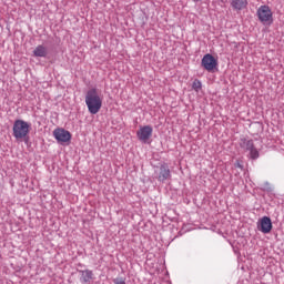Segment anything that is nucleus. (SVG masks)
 Listing matches in <instances>:
<instances>
[{
  "instance_id": "nucleus-3",
  "label": "nucleus",
  "mask_w": 284,
  "mask_h": 284,
  "mask_svg": "<svg viewBox=\"0 0 284 284\" xmlns=\"http://www.w3.org/2000/svg\"><path fill=\"white\" fill-rule=\"evenodd\" d=\"M257 18L263 26H272L274 23V17L272 13V9L268 6H261L257 9Z\"/></svg>"
},
{
  "instance_id": "nucleus-18",
  "label": "nucleus",
  "mask_w": 284,
  "mask_h": 284,
  "mask_svg": "<svg viewBox=\"0 0 284 284\" xmlns=\"http://www.w3.org/2000/svg\"><path fill=\"white\" fill-rule=\"evenodd\" d=\"M192 1H194V3H199L200 1H203V0H192Z\"/></svg>"
},
{
  "instance_id": "nucleus-12",
  "label": "nucleus",
  "mask_w": 284,
  "mask_h": 284,
  "mask_svg": "<svg viewBox=\"0 0 284 284\" xmlns=\"http://www.w3.org/2000/svg\"><path fill=\"white\" fill-rule=\"evenodd\" d=\"M242 148H244V150H247L250 152V150H253L254 148V142L252 140H244L242 143Z\"/></svg>"
},
{
  "instance_id": "nucleus-2",
  "label": "nucleus",
  "mask_w": 284,
  "mask_h": 284,
  "mask_svg": "<svg viewBox=\"0 0 284 284\" xmlns=\"http://www.w3.org/2000/svg\"><path fill=\"white\" fill-rule=\"evenodd\" d=\"M32 125L23 120H16L13 123V136L17 141H26Z\"/></svg>"
},
{
  "instance_id": "nucleus-17",
  "label": "nucleus",
  "mask_w": 284,
  "mask_h": 284,
  "mask_svg": "<svg viewBox=\"0 0 284 284\" xmlns=\"http://www.w3.org/2000/svg\"><path fill=\"white\" fill-rule=\"evenodd\" d=\"M235 168H239L240 170H243V165H241L240 162H237V163L235 164Z\"/></svg>"
},
{
  "instance_id": "nucleus-10",
  "label": "nucleus",
  "mask_w": 284,
  "mask_h": 284,
  "mask_svg": "<svg viewBox=\"0 0 284 284\" xmlns=\"http://www.w3.org/2000/svg\"><path fill=\"white\" fill-rule=\"evenodd\" d=\"M33 57H40L45 59V57H48V48L41 44L36 47V49L33 50Z\"/></svg>"
},
{
  "instance_id": "nucleus-6",
  "label": "nucleus",
  "mask_w": 284,
  "mask_h": 284,
  "mask_svg": "<svg viewBox=\"0 0 284 284\" xmlns=\"http://www.w3.org/2000/svg\"><path fill=\"white\" fill-rule=\"evenodd\" d=\"M53 136L59 141V143H68L72 139V134L70 131H67L64 129H55L53 131Z\"/></svg>"
},
{
  "instance_id": "nucleus-9",
  "label": "nucleus",
  "mask_w": 284,
  "mask_h": 284,
  "mask_svg": "<svg viewBox=\"0 0 284 284\" xmlns=\"http://www.w3.org/2000/svg\"><path fill=\"white\" fill-rule=\"evenodd\" d=\"M231 6L233 10H244L247 8V0H231Z\"/></svg>"
},
{
  "instance_id": "nucleus-5",
  "label": "nucleus",
  "mask_w": 284,
  "mask_h": 284,
  "mask_svg": "<svg viewBox=\"0 0 284 284\" xmlns=\"http://www.w3.org/2000/svg\"><path fill=\"white\" fill-rule=\"evenodd\" d=\"M153 129L150 125L141 126L140 130L136 132V136L139 141H142V143H148L150 139L152 138Z\"/></svg>"
},
{
  "instance_id": "nucleus-13",
  "label": "nucleus",
  "mask_w": 284,
  "mask_h": 284,
  "mask_svg": "<svg viewBox=\"0 0 284 284\" xmlns=\"http://www.w3.org/2000/svg\"><path fill=\"white\" fill-rule=\"evenodd\" d=\"M261 190H263V192H268L270 194H272L274 192V186H272V184H270L268 182H265L261 185Z\"/></svg>"
},
{
  "instance_id": "nucleus-14",
  "label": "nucleus",
  "mask_w": 284,
  "mask_h": 284,
  "mask_svg": "<svg viewBox=\"0 0 284 284\" xmlns=\"http://www.w3.org/2000/svg\"><path fill=\"white\" fill-rule=\"evenodd\" d=\"M202 88H203V84L201 83L200 80H194V81H193L192 89H193L195 92H199Z\"/></svg>"
},
{
  "instance_id": "nucleus-4",
  "label": "nucleus",
  "mask_w": 284,
  "mask_h": 284,
  "mask_svg": "<svg viewBox=\"0 0 284 284\" xmlns=\"http://www.w3.org/2000/svg\"><path fill=\"white\" fill-rule=\"evenodd\" d=\"M219 65V61L215 60L214 55L206 53L203 58H202V67L204 68V70H206L207 72H213L214 70H216V67Z\"/></svg>"
},
{
  "instance_id": "nucleus-11",
  "label": "nucleus",
  "mask_w": 284,
  "mask_h": 284,
  "mask_svg": "<svg viewBox=\"0 0 284 284\" xmlns=\"http://www.w3.org/2000/svg\"><path fill=\"white\" fill-rule=\"evenodd\" d=\"M170 178V166L168 164H162L160 168V179Z\"/></svg>"
},
{
  "instance_id": "nucleus-16",
  "label": "nucleus",
  "mask_w": 284,
  "mask_h": 284,
  "mask_svg": "<svg viewBox=\"0 0 284 284\" xmlns=\"http://www.w3.org/2000/svg\"><path fill=\"white\" fill-rule=\"evenodd\" d=\"M113 283L114 284H125V280H123V278H115V280H113Z\"/></svg>"
},
{
  "instance_id": "nucleus-1",
  "label": "nucleus",
  "mask_w": 284,
  "mask_h": 284,
  "mask_svg": "<svg viewBox=\"0 0 284 284\" xmlns=\"http://www.w3.org/2000/svg\"><path fill=\"white\" fill-rule=\"evenodd\" d=\"M85 104L90 114H99L103 106V100L99 95L97 89H90L85 95Z\"/></svg>"
},
{
  "instance_id": "nucleus-7",
  "label": "nucleus",
  "mask_w": 284,
  "mask_h": 284,
  "mask_svg": "<svg viewBox=\"0 0 284 284\" xmlns=\"http://www.w3.org/2000/svg\"><path fill=\"white\" fill-rule=\"evenodd\" d=\"M257 230L258 232H262V234H270V232H272V219L263 216L257 222Z\"/></svg>"
},
{
  "instance_id": "nucleus-8",
  "label": "nucleus",
  "mask_w": 284,
  "mask_h": 284,
  "mask_svg": "<svg viewBox=\"0 0 284 284\" xmlns=\"http://www.w3.org/2000/svg\"><path fill=\"white\" fill-rule=\"evenodd\" d=\"M81 277L80 282L81 283H90L94 278V273L91 270H84L80 271Z\"/></svg>"
},
{
  "instance_id": "nucleus-15",
  "label": "nucleus",
  "mask_w": 284,
  "mask_h": 284,
  "mask_svg": "<svg viewBox=\"0 0 284 284\" xmlns=\"http://www.w3.org/2000/svg\"><path fill=\"white\" fill-rule=\"evenodd\" d=\"M248 152L251 159H258V150H256V148L253 146Z\"/></svg>"
}]
</instances>
